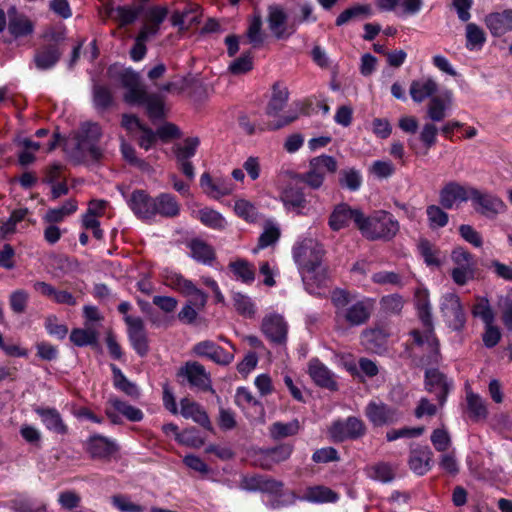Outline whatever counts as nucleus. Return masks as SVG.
Masks as SVG:
<instances>
[{"mask_svg": "<svg viewBox=\"0 0 512 512\" xmlns=\"http://www.w3.org/2000/svg\"><path fill=\"white\" fill-rule=\"evenodd\" d=\"M102 137L101 127L95 122H84L65 141V149L75 164L85 163L89 160L97 162L103 156L100 146Z\"/></svg>", "mask_w": 512, "mask_h": 512, "instance_id": "1", "label": "nucleus"}, {"mask_svg": "<svg viewBox=\"0 0 512 512\" xmlns=\"http://www.w3.org/2000/svg\"><path fill=\"white\" fill-rule=\"evenodd\" d=\"M324 255L323 246L315 239L307 238L294 249V258L299 265L303 280L309 282L315 279L317 284L325 280V274L319 272Z\"/></svg>", "mask_w": 512, "mask_h": 512, "instance_id": "2", "label": "nucleus"}, {"mask_svg": "<svg viewBox=\"0 0 512 512\" xmlns=\"http://www.w3.org/2000/svg\"><path fill=\"white\" fill-rule=\"evenodd\" d=\"M362 234L370 239H392L399 231V223L385 211H378L371 217L363 215V221L360 225Z\"/></svg>", "mask_w": 512, "mask_h": 512, "instance_id": "3", "label": "nucleus"}, {"mask_svg": "<svg viewBox=\"0 0 512 512\" xmlns=\"http://www.w3.org/2000/svg\"><path fill=\"white\" fill-rule=\"evenodd\" d=\"M451 259L456 265L451 271V277L457 285L463 286L475 278L476 266L470 252L457 247L452 251Z\"/></svg>", "mask_w": 512, "mask_h": 512, "instance_id": "4", "label": "nucleus"}, {"mask_svg": "<svg viewBox=\"0 0 512 512\" xmlns=\"http://www.w3.org/2000/svg\"><path fill=\"white\" fill-rule=\"evenodd\" d=\"M365 431V424L356 417H349L345 421H336L329 429L331 438L336 442L358 439L365 434Z\"/></svg>", "mask_w": 512, "mask_h": 512, "instance_id": "5", "label": "nucleus"}, {"mask_svg": "<svg viewBox=\"0 0 512 512\" xmlns=\"http://www.w3.org/2000/svg\"><path fill=\"white\" fill-rule=\"evenodd\" d=\"M261 330L276 345H282L286 342L288 325L281 315L270 314L265 316L262 320Z\"/></svg>", "mask_w": 512, "mask_h": 512, "instance_id": "6", "label": "nucleus"}, {"mask_svg": "<svg viewBox=\"0 0 512 512\" xmlns=\"http://www.w3.org/2000/svg\"><path fill=\"white\" fill-rule=\"evenodd\" d=\"M350 220H353L360 230L363 221V213L358 209H351L347 204H338L329 218V226L334 231H339L348 226Z\"/></svg>", "mask_w": 512, "mask_h": 512, "instance_id": "7", "label": "nucleus"}, {"mask_svg": "<svg viewBox=\"0 0 512 512\" xmlns=\"http://www.w3.org/2000/svg\"><path fill=\"white\" fill-rule=\"evenodd\" d=\"M283 486L281 481L263 475L244 476L240 482L244 490L269 494H280Z\"/></svg>", "mask_w": 512, "mask_h": 512, "instance_id": "8", "label": "nucleus"}, {"mask_svg": "<svg viewBox=\"0 0 512 512\" xmlns=\"http://www.w3.org/2000/svg\"><path fill=\"white\" fill-rule=\"evenodd\" d=\"M129 339L136 352L144 357L149 351L148 338L144 329L143 320L139 317L126 316Z\"/></svg>", "mask_w": 512, "mask_h": 512, "instance_id": "9", "label": "nucleus"}, {"mask_svg": "<svg viewBox=\"0 0 512 512\" xmlns=\"http://www.w3.org/2000/svg\"><path fill=\"white\" fill-rule=\"evenodd\" d=\"M469 199L478 205V207L475 208L476 211L488 218L495 217L505 208L504 203L499 198L489 194H484L474 188L470 189Z\"/></svg>", "mask_w": 512, "mask_h": 512, "instance_id": "10", "label": "nucleus"}, {"mask_svg": "<svg viewBox=\"0 0 512 512\" xmlns=\"http://www.w3.org/2000/svg\"><path fill=\"white\" fill-rule=\"evenodd\" d=\"M365 414L375 426L394 423L399 416L395 408L382 402H370L366 407Z\"/></svg>", "mask_w": 512, "mask_h": 512, "instance_id": "11", "label": "nucleus"}, {"mask_svg": "<svg viewBox=\"0 0 512 512\" xmlns=\"http://www.w3.org/2000/svg\"><path fill=\"white\" fill-rule=\"evenodd\" d=\"M8 31L14 38H20L30 35L33 32L34 25L28 17L19 13L15 7L8 9Z\"/></svg>", "mask_w": 512, "mask_h": 512, "instance_id": "12", "label": "nucleus"}, {"mask_svg": "<svg viewBox=\"0 0 512 512\" xmlns=\"http://www.w3.org/2000/svg\"><path fill=\"white\" fill-rule=\"evenodd\" d=\"M129 206L140 218H150L155 215V201L144 190H135L132 192Z\"/></svg>", "mask_w": 512, "mask_h": 512, "instance_id": "13", "label": "nucleus"}, {"mask_svg": "<svg viewBox=\"0 0 512 512\" xmlns=\"http://www.w3.org/2000/svg\"><path fill=\"white\" fill-rule=\"evenodd\" d=\"M426 386L429 392L436 394L439 404L442 406L450 390L444 374L437 369H428L425 373Z\"/></svg>", "mask_w": 512, "mask_h": 512, "instance_id": "14", "label": "nucleus"}, {"mask_svg": "<svg viewBox=\"0 0 512 512\" xmlns=\"http://www.w3.org/2000/svg\"><path fill=\"white\" fill-rule=\"evenodd\" d=\"M269 29L277 39L287 38L291 33L287 32L288 15L280 6L268 8Z\"/></svg>", "mask_w": 512, "mask_h": 512, "instance_id": "15", "label": "nucleus"}, {"mask_svg": "<svg viewBox=\"0 0 512 512\" xmlns=\"http://www.w3.org/2000/svg\"><path fill=\"white\" fill-rule=\"evenodd\" d=\"M194 352L199 356L209 357L221 365H228L233 360V354L225 352L223 348L212 341H202L194 347Z\"/></svg>", "mask_w": 512, "mask_h": 512, "instance_id": "16", "label": "nucleus"}, {"mask_svg": "<svg viewBox=\"0 0 512 512\" xmlns=\"http://www.w3.org/2000/svg\"><path fill=\"white\" fill-rule=\"evenodd\" d=\"M35 412L40 416L43 424L49 431L59 435L68 433V426L64 423L60 413L55 408L37 407Z\"/></svg>", "mask_w": 512, "mask_h": 512, "instance_id": "17", "label": "nucleus"}, {"mask_svg": "<svg viewBox=\"0 0 512 512\" xmlns=\"http://www.w3.org/2000/svg\"><path fill=\"white\" fill-rule=\"evenodd\" d=\"M485 23L494 36H502L512 30V10L491 13L486 16Z\"/></svg>", "mask_w": 512, "mask_h": 512, "instance_id": "18", "label": "nucleus"}, {"mask_svg": "<svg viewBox=\"0 0 512 512\" xmlns=\"http://www.w3.org/2000/svg\"><path fill=\"white\" fill-rule=\"evenodd\" d=\"M177 376L186 377L191 385L202 389L209 386V378L205 369L197 362H187L184 367L179 369Z\"/></svg>", "mask_w": 512, "mask_h": 512, "instance_id": "19", "label": "nucleus"}, {"mask_svg": "<svg viewBox=\"0 0 512 512\" xmlns=\"http://www.w3.org/2000/svg\"><path fill=\"white\" fill-rule=\"evenodd\" d=\"M87 451L93 459L109 460L117 447L107 438L96 435L89 439Z\"/></svg>", "mask_w": 512, "mask_h": 512, "instance_id": "20", "label": "nucleus"}, {"mask_svg": "<svg viewBox=\"0 0 512 512\" xmlns=\"http://www.w3.org/2000/svg\"><path fill=\"white\" fill-rule=\"evenodd\" d=\"M446 310V316L449 319V326L456 331L462 330L466 323V317L458 296L449 295L447 298Z\"/></svg>", "mask_w": 512, "mask_h": 512, "instance_id": "21", "label": "nucleus"}, {"mask_svg": "<svg viewBox=\"0 0 512 512\" xmlns=\"http://www.w3.org/2000/svg\"><path fill=\"white\" fill-rule=\"evenodd\" d=\"M181 414L185 418H192L196 423L200 424L205 429L212 431L213 427L209 420L207 413L196 402L190 401L188 398H183L180 401Z\"/></svg>", "mask_w": 512, "mask_h": 512, "instance_id": "22", "label": "nucleus"}, {"mask_svg": "<svg viewBox=\"0 0 512 512\" xmlns=\"http://www.w3.org/2000/svg\"><path fill=\"white\" fill-rule=\"evenodd\" d=\"M432 452L428 447L418 446L412 449L409 457V467L417 475H424L430 469Z\"/></svg>", "mask_w": 512, "mask_h": 512, "instance_id": "23", "label": "nucleus"}, {"mask_svg": "<svg viewBox=\"0 0 512 512\" xmlns=\"http://www.w3.org/2000/svg\"><path fill=\"white\" fill-rule=\"evenodd\" d=\"M470 198V190L467 191L463 186L457 183L447 184L440 192V204L451 209L457 200L466 201Z\"/></svg>", "mask_w": 512, "mask_h": 512, "instance_id": "24", "label": "nucleus"}, {"mask_svg": "<svg viewBox=\"0 0 512 512\" xmlns=\"http://www.w3.org/2000/svg\"><path fill=\"white\" fill-rule=\"evenodd\" d=\"M309 374L318 386L327 388L329 390H336V383L332 378L331 372L318 359H313L310 361Z\"/></svg>", "mask_w": 512, "mask_h": 512, "instance_id": "25", "label": "nucleus"}, {"mask_svg": "<svg viewBox=\"0 0 512 512\" xmlns=\"http://www.w3.org/2000/svg\"><path fill=\"white\" fill-rule=\"evenodd\" d=\"M438 89L437 83L433 79L414 80L410 85V95L412 99L421 103L428 97H433Z\"/></svg>", "mask_w": 512, "mask_h": 512, "instance_id": "26", "label": "nucleus"}, {"mask_svg": "<svg viewBox=\"0 0 512 512\" xmlns=\"http://www.w3.org/2000/svg\"><path fill=\"white\" fill-rule=\"evenodd\" d=\"M467 413L469 418L475 422L486 420L488 417V409L485 401L472 391L467 392L466 395Z\"/></svg>", "mask_w": 512, "mask_h": 512, "instance_id": "27", "label": "nucleus"}, {"mask_svg": "<svg viewBox=\"0 0 512 512\" xmlns=\"http://www.w3.org/2000/svg\"><path fill=\"white\" fill-rule=\"evenodd\" d=\"M451 103V93L446 92L444 98L433 96L427 105V115L434 122L442 121L446 116V109Z\"/></svg>", "mask_w": 512, "mask_h": 512, "instance_id": "28", "label": "nucleus"}, {"mask_svg": "<svg viewBox=\"0 0 512 512\" xmlns=\"http://www.w3.org/2000/svg\"><path fill=\"white\" fill-rule=\"evenodd\" d=\"M388 333L383 328L370 329L363 332L366 346L376 353H382L386 349Z\"/></svg>", "mask_w": 512, "mask_h": 512, "instance_id": "29", "label": "nucleus"}, {"mask_svg": "<svg viewBox=\"0 0 512 512\" xmlns=\"http://www.w3.org/2000/svg\"><path fill=\"white\" fill-rule=\"evenodd\" d=\"M61 54L56 45H47L35 54V64L39 69H48L57 63Z\"/></svg>", "mask_w": 512, "mask_h": 512, "instance_id": "30", "label": "nucleus"}, {"mask_svg": "<svg viewBox=\"0 0 512 512\" xmlns=\"http://www.w3.org/2000/svg\"><path fill=\"white\" fill-rule=\"evenodd\" d=\"M370 314L371 307L359 301L345 311L344 318L351 325H362L368 321Z\"/></svg>", "mask_w": 512, "mask_h": 512, "instance_id": "31", "label": "nucleus"}, {"mask_svg": "<svg viewBox=\"0 0 512 512\" xmlns=\"http://www.w3.org/2000/svg\"><path fill=\"white\" fill-rule=\"evenodd\" d=\"M282 201L286 207L298 213H300V210L305 208L307 204L302 188L296 186H288L283 191Z\"/></svg>", "mask_w": 512, "mask_h": 512, "instance_id": "32", "label": "nucleus"}, {"mask_svg": "<svg viewBox=\"0 0 512 512\" xmlns=\"http://www.w3.org/2000/svg\"><path fill=\"white\" fill-rule=\"evenodd\" d=\"M289 97L286 88H280L278 84L273 85V94L267 105L266 113L268 116H277L285 107Z\"/></svg>", "mask_w": 512, "mask_h": 512, "instance_id": "33", "label": "nucleus"}, {"mask_svg": "<svg viewBox=\"0 0 512 512\" xmlns=\"http://www.w3.org/2000/svg\"><path fill=\"white\" fill-rule=\"evenodd\" d=\"M371 14L369 4H355L339 14L336 19V26H342L349 21L363 19Z\"/></svg>", "mask_w": 512, "mask_h": 512, "instance_id": "34", "label": "nucleus"}, {"mask_svg": "<svg viewBox=\"0 0 512 512\" xmlns=\"http://www.w3.org/2000/svg\"><path fill=\"white\" fill-rule=\"evenodd\" d=\"M154 201L156 206L155 214L159 213L165 217H174L179 214V205L171 195L162 194L154 199Z\"/></svg>", "mask_w": 512, "mask_h": 512, "instance_id": "35", "label": "nucleus"}, {"mask_svg": "<svg viewBox=\"0 0 512 512\" xmlns=\"http://www.w3.org/2000/svg\"><path fill=\"white\" fill-rule=\"evenodd\" d=\"M111 369L113 372V380L115 387H117L130 397L138 398L140 393L137 386L134 383L130 382L121 372V370L114 364H111Z\"/></svg>", "mask_w": 512, "mask_h": 512, "instance_id": "36", "label": "nucleus"}, {"mask_svg": "<svg viewBox=\"0 0 512 512\" xmlns=\"http://www.w3.org/2000/svg\"><path fill=\"white\" fill-rule=\"evenodd\" d=\"M70 340L79 347L96 345L98 342V333L92 328L73 329L70 334Z\"/></svg>", "mask_w": 512, "mask_h": 512, "instance_id": "37", "label": "nucleus"}, {"mask_svg": "<svg viewBox=\"0 0 512 512\" xmlns=\"http://www.w3.org/2000/svg\"><path fill=\"white\" fill-rule=\"evenodd\" d=\"M472 315L479 317L485 323V325L492 324L495 319V315L487 298L478 297L477 303L473 305Z\"/></svg>", "mask_w": 512, "mask_h": 512, "instance_id": "38", "label": "nucleus"}, {"mask_svg": "<svg viewBox=\"0 0 512 512\" xmlns=\"http://www.w3.org/2000/svg\"><path fill=\"white\" fill-rule=\"evenodd\" d=\"M93 101L98 109H108L113 104V96L110 89L103 85H94Z\"/></svg>", "mask_w": 512, "mask_h": 512, "instance_id": "39", "label": "nucleus"}, {"mask_svg": "<svg viewBox=\"0 0 512 512\" xmlns=\"http://www.w3.org/2000/svg\"><path fill=\"white\" fill-rule=\"evenodd\" d=\"M192 256L198 261L204 263L211 262L215 258L214 250L211 246L200 240H193L191 242Z\"/></svg>", "mask_w": 512, "mask_h": 512, "instance_id": "40", "label": "nucleus"}, {"mask_svg": "<svg viewBox=\"0 0 512 512\" xmlns=\"http://www.w3.org/2000/svg\"><path fill=\"white\" fill-rule=\"evenodd\" d=\"M299 430V422L293 420L289 423L276 422L270 429V434L274 439H281L295 435Z\"/></svg>", "mask_w": 512, "mask_h": 512, "instance_id": "41", "label": "nucleus"}, {"mask_svg": "<svg viewBox=\"0 0 512 512\" xmlns=\"http://www.w3.org/2000/svg\"><path fill=\"white\" fill-rule=\"evenodd\" d=\"M109 402L116 411L124 415L130 421H140L143 418V413L138 408H135L124 401L117 398L110 399Z\"/></svg>", "mask_w": 512, "mask_h": 512, "instance_id": "42", "label": "nucleus"}, {"mask_svg": "<svg viewBox=\"0 0 512 512\" xmlns=\"http://www.w3.org/2000/svg\"><path fill=\"white\" fill-rule=\"evenodd\" d=\"M144 103L146 104L148 116L151 119H161L164 116V103L159 94H148Z\"/></svg>", "mask_w": 512, "mask_h": 512, "instance_id": "43", "label": "nucleus"}, {"mask_svg": "<svg viewBox=\"0 0 512 512\" xmlns=\"http://www.w3.org/2000/svg\"><path fill=\"white\" fill-rule=\"evenodd\" d=\"M229 267L245 283L252 282L255 278V271L246 260H236L230 263Z\"/></svg>", "mask_w": 512, "mask_h": 512, "instance_id": "44", "label": "nucleus"}, {"mask_svg": "<svg viewBox=\"0 0 512 512\" xmlns=\"http://www.w3.org/2000/svg\"><path fill=\"white\" fill-rule=\"evenodd\" d=\"M262 20L261 17L255 16L251 21L248 30L246 32V36L249 40V43L253 45V47H260L265 39V35L262 32Z\"/></svg>", "mask_w": 512, "mask_h": 512, "instance_id": "45", "label": "nucleus"}, {"mask_svg": "<svg viewBox=\"0 0 512 512\" xmlns=\"http://www.w3.org/2000/svg\"><path fill=\"white\" fill-rule=\"evenodd\" d=\"M200 184L203 188L207 187V189H205V192L213 196L214 198H219L230 193L229 188L214 183L212 177L207 172L201 175Z\"/></svg>", "mask_w": 512, "mask_h": 512, "instance_id": "46", "label": "nucleus"}, {"mask_svg": "<svg viewBox=\"0 0 512 512\" xmlns=\"http://www.w3.org/2000/svg\"><path fill=\"white\" fill-rule=\"evenodd\" d=\"M142 12V7H126V6H118L116 8V17L115 19L119 21L120 26H126L132 24Z\"/></svg>", "mask_w": 512, "mask_h": 512, "instance_id": "47", "label": "nucleus"}, {"mask_svg": "<svg viewBox=\"0 0 512 512\" xmlns=\"http://www.w3.org/2000/svg\"><path fill=\"white\" fill-rule=\"evenodd\" d=\"M200 140L198 137H188L184 140V146H177L175 148V155L177 160H188L196 153V148Z\"/></svg>", "mask_w": 512, "mask_h": 512, "instance_id": "48", "label": "nucleus"}, {"mask_svg": "<svg viewBox=\"0 0 512 512\" xmlns=\"http://www.w3.org/2000/svg\"><path fill=\"white\" fill-rule=\"evenodd\" d=\"M466 39L467 47L470 49L482 46L486 40L484 31L474 23H469L466 26Z\"/></svg>", "mask_w": 512, "mask_h": 512, "instance_id": "49", "label": "nucleus"}, {"mask_svg": "<svg viewBox=\"0 0 512 512\" xmlns=\"http://www.w3.org/2000/svg\"><path fill=\"white\" fill-rule=\"evenodd\" d=\"M234 306L236 311L244 317L253 318L255 315L253 303L243 294L236 293L234 295Z\"/></svg>", "mask_w": 512, "mask_h": 512, "instance_id": "50", "label": "nucleus"}, {"mask_svg": "<svg viewBox=\"0 0 512 512\" xmlns=\"http://www.w3.org/2000/svg\"><path fill=\"white\" fill-rule=\"evenodd\" d=\"M432 228L444 227L448 222V214L436 205H430L426 210Z\"/></svg>", "mask_w": 512, "mask_h": 512, "instance_id": "51", "label": "nucleus"}, {"mask_svg": "<svg viewBox=\"0 0 512 512\" xmlns=\"http://www.w3.org/2000/svg\"><path fill=\"white\" fill-rule=\"evenodd\" d=\"M253 68L252 56L250 52H247L235 59L229 65V71L234 75H241L247 73Z\"/></svg>", "mask_w": 512, "mask_h": 512, "instance_id": "52", "label": "nucleus"}, {"mask_svg": "<svg viewBox=\"0 0 512 512\" xmlns=\"http://www.w3.org/2000/svg\"><path fill=\"white\" fill-rule=\"evenodd\" d=\"M199 215L201 222L209 227L216 229L224 227L223 217L215 210L205 208L199 211Z\"/></svg>", "mask_w": 512, "mask_h": 512, "instance_id": "53", "label": "nucleus"}, {"mask_svg": "<svg viewBox=\"0 0 512 512\" xmlns=\"http://www.w3.org/2000/svg\"><path fill=\"white\" fill-rule=\"evenodd\" d=\"M310 167H314L324 173L326 169L330 173H335L337 170V161L334 157L328 155H322L319 157L312 158L309 163Z\"/></svg>", "mask_w": 512, "mask_h": 512, "instance_id": "54", "label": "nucleus"}, {"mask_svg": "<svg viewBox=\"0 0 512 512\" xmlns=\"http://www.w3.org/2000/svg\"><path fill=\"white\" fill-rule=\"evenodd\" d=\"M296 179L299 182L306 183L312 189H318L323 183L324 173L316 170L314 167H310V170L307 173L297 175Z\"/></svg>", "mask_w": 512, "mask_h": 512, "instance_id": "55", "label": "nucleus"}, {"mask_svg": "<svg viewBox=\"0 0 512 512\" xmlns=\"http://www.w3.org/2000/svg\"><path fill=\"white\" fill-rule=\"evenodd\" d=\"M419 250L427 265L440 266L439 251L434 250L428 240L423 239L420 241Z\"/></svg>", "mask_w": 512, "mask_h": 512, "instance_id": "56", "label": "nucleus"}, {"mask_svg": "<svg viewBox=\"0 0 512 512\" xmlns=\"http://www.w3.org/2000/svg\"><path fill=\"white\" fill-rule=\"evenodd\" d=\"M340 174V185L345 186L352 191H355L360 187L361 177L355 169L342 170Z\"/></svg>", "mask_w": 512, "mask_h": 512, "instance_id": "57", "label": "nucleus"}, {"mask_svg": "<svg viewBox=\"0 0 512 512\" xmlns=\"http://www.w3.org/2000/svg\"><path fill=\"white\" fill-rule=\"evenodd\" d=\"M235 212L248 222H254L257 218L256 208L253 204L243 199L236 201Z\"/></svg>", "mask_w": 512, "mask_h": 512, "instance_id": "58", "label": "nucleus"}, {"mask_svg": "<svg viewBox=\"0 0 512 512\" xmlns=\"http://www.w3.org/2000/svg\"><path fill=\"white\" fill-rule=\"evenodd\" d=\"M279 237L280 230L271 224H267L265 226L264 232L259 237L258 248L262 249L273 245L278 241Z\"/></svg>", "mask_w": 512, "mask_h": 512, "instance_id": "59", "label": "nucleus"}, {"mask_svg": "<svg viewBox=\"0 0 512 512\" xmlns=\"http://www.w3.org/2000/svg\"><path fill=\"white\" fill-rule=\"evenodd\" d=\"M27 213L28 209L26 208L14 210L7 222L2 223V236L14 233L16 224L22 221Z\"/></svg>", "mask_w": 512, "mask_h": 512, "instance_id": "60", "label": "nucleus"}, {"mask_svg": "<svg viewBox=\"0 0 512 512\" xmlns=\"http://www.w3.org/2000/svg\"><path fill=\"white\" fill-rule=\"evenodd\" d=\"M58 502L65 510H73L80 505L81 497L74 491H64L59 494Z\"/></svg>", "mask_w": 512, "mask_h": 512, "instance_id": "61", "label": "nucleus"}, {"mask_svg": "<svg viewBox=\"0 0 512 512\" xmlns=\"http://www.w3.org/2000/svg\"><path fill=\"white\" fill-rule=\"evenodd\" d=\"M177 441L181 444L199 448L204 445V440L196 435V431L194 428L185 429L181 434H177Z\"/></svg>", "mask_w": 512, "mask_h": 512, "instance_id": "62", "label": "nucleus"}, {"mask_svg": "<svg viewBox=\"0 0 512 512\" xmlns=\"http://www.w3.org/2000/svg\"><path fill=\"white\" fill-rule=\"evenodd\" d=\"M431 442L437 451H446L450 446L448 432L444 429H435L431 435Z\"/></svg>", "mask_w": 512, "mask_h": 512, "instance_id": "63", "label": "nucleus"}, {"mask_svg": "<svg viewBox=\"0 0 512 512\" xmlns=\"http://www.w3.org/2000/svg\"><path fill=\"white\" fill-rule=\"evenodd\" d=\"M383 309L390 313H400L403 308L404 300L398 294L388 295L381 299Z\"/></svg>", "mask_w": 512, "mask_h": 512, "instance_id": "64", "label": "nucleus"}]
</instances>
